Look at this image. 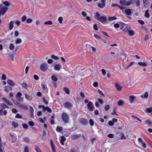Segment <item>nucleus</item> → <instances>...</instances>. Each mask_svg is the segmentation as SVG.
I'll return each instance as SVG.
<instances>
[{"mask_svg": "<svg viewBox=\"0 0 152 152\" xmlns=\"http://www.w3.org/2000/svg\"><path fill=\"white\" fill-rule=\"evenodd\" d=\"M94 17L97 20L102 23H106L107 21V18L105 16H101L99 12H96L94 14Z\"/></svg>", "mask_w": 152, "mask_h": 152, "instance_id": "obj_1", "label": "nucleus"}, {"mask_svg": "<svg viewBox=\"0 0 152 152\" xmlns=\"http://www.w3.org/2000/svg\"><path fill=\"white\" fill-rule=\"evenodd\" d=\"M61 118L64 122L66 124L69 123V117L66 113L63 112L62 113Z\"/></svg>", "mask_w": 152, "mask_h": 152, "instance_id": "obj_2", "label": "nucleus"}, {"mask_svg": "<svg viewBox=\"0 0 152 152\" xmlns=\"http://www.w3.org/2000/svg\"><path fill=\"white\" fill-rule=\"evenodd\" d=\"M8 10V8L6 7H4L2 4H0V16L1 15H3Z\"/></svg>", "mask_w": 152, "mask_h": 152, "instance_id": "obj_3", "label": "nucleus"}, {"mask_svg": "<svg viewBox=\"0 0 152 152\" xmlns=\"http://www.w3.org/2000/svg\"><path fill=\"white\" fill-rule=\"evenodd\" d=\"M49 66L46 63L42 64L40 65V70L43 71H46L48 68Z\"/></svg>", "mask_w": 152, "mask_h": 152, "instance_id": "obj_4", "label": "nucleus"}, {"mask_svg": "<svg viewBox=\"0 0 152 152\" xmlns=\"http://www.w3.org/2000/svg\"><path fill=\"white\" fill-rule=\"evenodd\" d=\"M87 106L88 109L90 111H93L95 108V107L93 103L89 101L88 103L87 104Z\"/></svg>", "mask_w": 152, "mask_h": 152, "instance_id": "obj_5", "label": "nucleus"}, {"mask_svg": "<svg viewBox=\"0 0 152 152\" xmlns=\"http://www.w3.org/2000/svg\"><path fill=\"white\" fill-rule=\"evenodd\" d=\"M22 94L20 92H18L16 95V99L19 101L22 102L23 101V99L21 97Z\"/></svg>", "mask_w": 152, "mask_h": 152, "instance_id": "obj_6", "label": "nucleus"}, {"mask_svg": "<svg viewBox=\"0 0 152 152\" xmlns=\"http://www.w3.org/2000/svg\"><path fill=\"white\" fill-rule=\"evenodd\" d=\"M0 107L1 109L0 110V114L1 115H2V112L3 111V109H4L5 108H8V107L7 106L6 104L4 103H1L0 104Z\"/></svg>", "mask_w": 152, "mask_h": 152, "instance_id": "obj_7", "label": "nucleus"}, {"mask_svg": "<svg viewBox=\"0 0 152 152\" xmlns=\"http://www.w3.org/2000/svg\"><path fill=\"white\" fill-rule=\"evenodd\" d=\"M81 136L80 134H73L71 135V139L72 140H76Z\"/></svg>", "mask_w": 152, "mask_h": 152, "instance_id": "obj_8", "label": "nucleus"}, {"mask_svg": "<svg viewBox=\"0 0 152 152\" xmlns=\"http://www.w3.org/2000/svg\"><path fill=\"white\" fill-rule=\"evenodd\" d=\"M2 99L4 101V102H5L7 104L9 105H12L13 104L6 98L3 97L2 98Z\"/></svg>", "mask_w": 152, "mask_h": 152, "instance_id": "obj_9", "label": "nucleus"}, {"mask_svg": "<svg viewBox=\"0 0 152 152\" xmlns=\"http://www.w3.org/2000/svg\"><path fill=\"white\" fill-rule=\"evenodd\" d=\"M80 123L82 124L86 125L88 124V121L86 119L84 118H81L80 121Z\"/></svg>", "mask_w": 152, "mask_h": 152, "instance_id": "obj_10", "label": "nucleus"}, {"mask_svg": "<svg viewBox=\"0 0 152 152\" xmlns=\"http://www.w3.org/2000/svg\"><path fill=\"white\" fill-rule=\"evenodd\" d=\"M64 107L67 108H71L73 106L72 104L68 102H65L64 104Z\"/></svg>", "mask_w": 152, "mask_h": 152, "instance_id": "obj_11", "label": "nucleus"}, {"mask_svg": "<svg viewBox=\"0 0 152 152\" xmlns=\"http://www.w3.org/2000/svg\"><path fill=\"white\" fill-rule=\"evenodd\" d=\"M66 140V139L63 136H62L61 137V140L60 143L61 145L64 146V142Z\"/></svg>", "mask_w": 152, "mask_h": 152, "instance_id": "obj_12", "label": "nucleus"}, {"mask_svg": "<svg viewBox=\"0 0 152 152\" xmlns=\"http://www.w3.org/2000/svg\"><path fill=\"white\" fill-rule=\"evenodd\" d=\"M61 67V65L59 64H57L54 65V69L56 70L59 71Z\"/></svg>", "mask_w": 152, "mask_h": 152, "instance_id": "obj_13", "label": "nucleus"}, {"mask_svg": "<svg viewBox=\"0 0 152 152\" xmlns=\"http://www.w3.org/2000/svg\"><path fill=\"white\" fill-rule=\"evenodd\" d=\"M7 82L8 84L12 86H14L15 85V83L12 80H8Z\"/></svg>", "mask_w": 152, "mask_h": 152, "instance_id": "obj_14", "label": "nucleus"}, {"mask_svg": "<svg viewBox=\"0 0 152 152\" xmlns=\"http://www.w3.org/2000/svg\"><path fill=\"white\" fill-rule=\"evenodd\" d=\"M145 124L148 125L149 126L151 127H152V121L150 119H148L145 121Z\"/></svg>", "mask_w": 152, "mask_h": 152, "instance_id": "obj_15", "label": "nucleus"}, {"mask_svg": "<svg viewBox=\"0 0 152 152\" xmlns=\"http://www.w3.org/2000/svg\"><path fill=\"white\" fill-rule=\"evenodd\" d=\"M127 55L124 53H123L121 54V59L123 61L125 60L127 58Z\"/></svg>", "mask_w": 152, "mask_h": 152, "instance_id": "obj_16", "label": "nucleus"}, {"mask_svg": "<svg viewBox=\"0 0 152 152\" xmlns=\"http://www.w3.org/2000/svg\"><path fill=\"white\" fill-rule=\"evenodd\" d=\"M148 93L147 91H146L144 94L143 95H141L140 96V97H141L142 99H147L148 96Z\"/></svg>", "mask_w": 152, "mask_h": 152, "instance_id": "obj_17", "label": "nucleus"}, {"mask_svg": "<svg viewBox=\"0 0 152 152\" xmlns=\"http://www.w3.org/2000/svg\"><path fill=\"white\" fill-rule=\"evenodd\" d=\"M46 110L49 113H51L52 112V110L50 108L48 107H45L44 106V107L43 108V112H44Z\"/></svg>", "mask_w": 152, "mask_h": 152, "instance_id": "obj_18", "label": "nucleus"}, {"mask_svg": "<svg viewBox=\"0 0 152 152\" xmlns=\"http://www.w3.org/2000/svg\"><path fill=\"white\" fill-rule=\"evenodd\" d=\"M135 99V97L133 96H129V101L130 103H132L134 101V100Z\"/></svg>", "mask_w": 152, "mask_h": 152, "instance_id": "obj_19", "label": "nucleus"}, {"mask_svg": "<svg viewBox=\"0 0 152 152\" xmlns=\"http://www.w3.org/2000/svg\"><path fill=\"white\" fill-rule=\"evenodd\" d=\"M14 21L13 20L11 21L9 23V29L10 30H11L13 28L14 25Z\"/></svg>", "mask_w": 152, "mask_h": 152, "instance_id": "obj_20", "label": "nucleus"}, {"mask_svg": "<svg viewBox=\"0 0 152 152\" xmlns=\"http://www.w3.org/2000/svg\"><path fill=\"white\" fill-rule=\"evenodd\" d=\"M71 115L72 117L76 118L78 115V113L75 111H73L72 112Z\"/></svg>", "mask_w": 152, "mask_h": 152, "instance_id": "obj_21", "label": "nucleus"}, {"mask_svg": "<svg viewBox=\"0 0 152 152\" xmlns=\"http://www.w3.org/2000/svg\"><path fill=\"white\" fill-rule=\"evenodd\" d=\"M126 0H120V1L121 4L123 6H125L126 5Z\"/></svg>", "mask_w": 152, "mask_h": 152, "instance_id": "obj_22", "label": "nucleus"}, {"mask_svg": "<svg viewBox=\"0 0 152 152\" xmlns=\"http://www.w3.org/2000/svg\"><path fill=\"white\" fill-rule=\"evenodd\" d=\"M125 12L126 15H131L132 12L130 9H126L125 10Z\"/></svg>", "mask_w": 152, "mask_h": 152, "instance_id": "obj_23", "label": "nucleus"}, {"mask_svg": "<svg viewBox=\"0 0 152 152\" xmlns=\"http://www.w3.org/2000/svg\"><path fill=\"white\" fill-rule=\"evenodd\" d=\"M143 4L145 7H147L148 6L149 2L148 1V0H143Z\"/></svg>", "mask_w": 152, "mask_h": 152, "instance_id": "obj_24", "label": "nucleus"}, {"mask_svg": "<svg viewBox=\"0 0 152 152\" xmlns=\"http://www.w3.org/2000/svg\"><path fill=\"white\" fill-rule=\"evenodd\" d=\"M14 104L16 105V106L20 108H21L22 107V105L21 104L20 102L17 101L15 102H14Z\"/></svg>", "mask_w": 152, "mask_h": 152, "instance_id": "obj_25", "label": "nucleus"}, {"mask_svg": "<svg viewBox=\"0 0 152 152\" xmlns=\"http://www.w3.org/2000/svg\"><path fill=\"white\" fill-rule=\"evenodd\" d=\"M56 130L57 132H60L63 130V128L62 127L58 126L56 128Z\"/></svg>", "mask_w": 152, "mask_h": 152, "instance_id": "obj_26", "label": "nucleus"}, {"mask_svg": "<svg viewBox=\"0 0 152 152\" xmlns=\"http://www.w3.org/2000/svg\"><path fill=\"white\" fill-rule=\"evenodd\" d=\"M138 64L140 66H147V64L145 62H139L138 63Z\"/></svg>", "mask_w": 152, "mask_h": 152, "instance_id": "obj_27", "label": "nucleus"}, {"mask_svg": "<svg viewBox=\"0 0 152 152\" xmlns=\"http://www.w3.org/2000/svg\"><path fill=\"white\" fill-rule=\"evenodd\" d=\"M3 3L5 6H6V7H9L10 5V3L9 2L7 1L3 2Z\"/></svg>", "mask_w": 152, "mask_h": 152, "instance_id": "obj_28", "label": "nucleus"}, {"mask_svg": "<svg viewBox=\"0 0 152 152\" xmlns=\"http://www.w3.org/2000/svg\"><path fill=\"white\" fill-rule=\"evenodd\" d=\"M64 90L66 93L67 94H69V90L68 88L64 87Z\"/></svg>", "mask_w": 152, "mask_h": 152, "instance_id": "obj_29", "label": "nucleus"}, {"mask_svg": "<svg viewBox=\"0 0 152 152\" xmlns=\"http://www.w3.org/2000/svg\"><path fill=\"white\" fill-rule=\"evenodd\" d=\"M127 32L128 33L129 35L131 36H132L134 35V31L132 30H129Z\"/></svg>", "mask_w": 152, "mask_h": 152, "instance_id": "obj_30", "label": "nucleus"}, {"mask_svg": "<svg viewBox=\"0 0 152 152\" xmlns=\"http://www.w3.org/2000/svg\"><path fill=\"white\" fill-rule=\"evenodd\" d=\"M51 79L54 81H57L58 80L57 77L54 75H53L51 76Z\"/></svg>", "mask_w": 152, "mask_h": 152, "instance_id": "obj_31", "label": "nucleus"}, {"mask_svg": "<svg viewBox=\"0 0 152 152\" xmlns=\"http://www.w3.org/2000/svg\"><path fill=\"white\" fill-rule=\"evenodd\" d=\"M22 42L21 39L20 38H18L15 41V43L16 44H19Z\"/></svg>", "mask_w": 152, "mask_h": 152, "instance_id": "obj_32", "label": "nucleus"}, {"mask_svg": "<svg viewBox=\"0 0 152 152\" xmlns=\"http://www.w3.org/2000/svg\"><path fill=\"white\" fill-rule=\"evenodd\" d=\"M115 85L117 90L120 91L121 90L122 87H121L118 83H115Z\"/></svg>", "mask_w": 152, "mask_h": 152, "instance_id": "obj_33", "label": "nucleus"}, {"mask_svg": "<svg viewBox=\"0 0 152 152\" xmlns=\"http://www.w3.org/2000/svg\"><path fill=\"white\" fill-rule=\"evenodd\" d=\"M145 16L148 18L149 17V14L148 13V10H147L145 11L144 15Z\"/></svg>", "mask_w": 152, "mask_h": 152, "instance_id": "obj_34", "label": "nucleus"}, {"mask_svg": "<svg viewBox=\"0 0 152 152\" xmlns=\"http://www.w3.org/2000/svg\"><path fill=\"white\" fill-rule=\"evenodd\" d=\"M25 97L26 99L30 101L32 99L31 97L28 94H25Z\"/></svg>", "mask_w": 152, "mask_h": 152, "instance_id": "obj_35", "label": "nucleus"}, {"mask_svg": "<svg viewBox=\"0 0 152 152\" xmlns=\"http://www.w3.org/2000/svg\"><path fill=\"white\" fill-rule=\"evenodd\" d=\"M145 111L148 113H151L152 112V107L147 108L146 109Z\"/></svg>", "mask_w": 152, "mask_h": 152, "instance_id": "obj_36", "label": "nucleus"}, {"mask_svg": "<svg viewBox=\"0 0 152 152\" xmlns=\"http://www.w3.org/2000/svg\"><path fill=\"white\" fill-rule=\"evenodd\" d=\"M51 57L52 59L55 60H58L59 59V58L58 56H56L54 55H52L51 56Z\"/></svg>", "mask_w": 152, "mask_h": 152, "instance_id": "obj_37", "label": "nucleus"}, {"mask_svg": "<svg viewBox=\"0 0 152 152\" xmlns=\"http://www.w3.org/2000/svg\"><path fill=\"white\" fill-rule=\"evenodd\" d=\"M15 46L12 43H11L9 45V49L10 50H13L14 49Z\"/></svg>", "mask_w": 152, "mask_h": 152, "instance_id": "obj_38", "label": "nucleus"}, {"mask_svg": "<svg viewBox=\"0 0 152 152\" xmlns=\"http://www.w3.org/2000/svg\"><path fill=\"white\" fill-rule=\"evenodd\" d=\"M15 118H16L21 119L22 116L19 113H17L15 116Z\"/></svg>", "mask_w": 152, "mask_h": 152, "instance_id": "obj_39", "label": "nucleus"}, {"mask_svg": "<svg viewBox=\"0 0 152 152\" xmlns=\"http://www.w3.org/2000/svg\"><path fill=\"white\" fill-rule=\"evenodd\" d=\"M12 124L15 128H17L18 126V124L17 122H13Z\"/></svg>", "mask_w": 152, "mask_h": 152, "instance_id": "obj_40", "label": "nucleus"}, {"mask_svg": "<svg viewBox=\"0 0 152 152\" xmlns=\"http://www.w3.org/2000/svg\"><path fill=\"white\" fill-rule=\"evenodd\" d=\"M117 18L115 16L109 17L108 19V20L109 21H111L115 20Z\"/></svg>", "mask_w": 152, "mask_h": 152, "instance_id": "obj_41", "label": "nucleus"}, {"mask_svg": "<svg viewBox=\"0 0 152 152\" xmlns=\"http://www.w3.org/2000/svg\"><path fill=\"white\" fill-rule=\"evenodd\" d=\"M130 28L128 26H126L125 28L123 29V31L125 32H127L129 30V29Z\"/></svg>", "mask_w": 152, "mask_h": 152, "instance_id": "obj_42", "label": "nucleus"}, {"mask_svg": "<svg viewBox=\"0 0 152 152\" xmlns=\"http://www.w3.org/2000/svg\"><path fill=\"white\" fill-rule=\"evenodd\" d=\"M44 24L45 25H52L53 24L52 22L50 21L49 20L48 21H46L44 22Z\"/></svg>", "mask_w": 152, "mask_h": 152, "instance_id": "obj_43", "label": "nucleus"}, {"mask_svg": "<svg viewBox=\"0 0 152 152\" xmlns=\"http://www.w3.org/2000/svg\"><path fill=\"white\" fill-rule=\"evenodd\" d=\"M117 104L118 106H121L123 104L124 102L121 100H119Z\"/></svg>", "mask_w": 152, "mask_h": 152, "instance_id": "obj_44", "label": "nucleus"}, {"mask_svg": "<svg viewBox=\"0 0 152 152\" xmlns=\"http://www.w3.org/2000/svg\"><path fill=\"white\" fill-rule=\"evenodd\" d=\"M121 137L120 138L121 140H126V137L124 136V133L123 132L121 133Z\"/></svg>", "mask_w": 152, "mask_h": 152, "instance_id": "obj_45", "label": "nucleus"}, {"mask_svg": "<svg viewBox=\"0 0 152 152\" xmlns=\"http://www.w3.org/2000/svg\"><path fill=\"white\" fill-rule=\"evenodd\" d=\"M23 142H28L29 141V139L27 137H26L23 138Z\"/></svg>", "mask_w": 152, "mask_h": 152, "instance_id": "obj_46", "label": "nucleus"}, {"mask_svg": "<svg viewBox=\"0 0 152 152\" xmlns=\"http://www.w3.org/2000/svg\"><path fill=\"white\" fill-rule=\"evenodd\" d=\"M10 136L11 137L13 138L16 137V135L15 134H13L11 132L10 133Z\"/></svg>", "mask_w": 152, "mask_h": 152, "instance_id": "obj_47", "label": "nucleus"}, {"mask_svg": "<svg viewBox=\"0 0 152 152\" xmlns=\"http://www.w3.org/2000/svg\"><path fill=\"white\" fill-rule=\"evenodd\" d=\"M22 125L23 128L25 129H27L28 128V125L26 124H23Z\"/></svg>", "mask_w": 152, "mask_h": 152, "instance_id": "obj_48", "label": "nucleus"}, {"mask_svg": "<svg viewBox=\"0 0 152 152\" xmlns=\"http://www.w3.org/2000/svg\"><path fill=\"white\" fill-rule=\"evenodd\" d=\"M35 149L37 152H42L38 146H36L35 148Z\"/></svg>", "mask_w": 152, "mask_h": 152, "instance_id": "obj_49", "label": "nucleus"}, {"mask_svg": "<svg viewBox=\"0 0 152 152\" xmlns=\"http://www.w3.org/2000/svg\"><path fill=\"white\" fill-rule=\"evenodd\" d=\"M94 29L96 30L97 31L98 30V28L97 27V25L96 24H95L93 25V26Z\"/></svg>", "mask_w": 152, "mask_h": 152, "instance_id": "obj_50", "label": "nucleus"}, {"mask_svg": "<svg viewBox=\"0 0 152 152\" xmlns=\"http://www.w3.org/2000/svg\"><path fill=\"white\" fill-rule=\"evenodd\" d=\"M98 6L99 8H103L105 7L104 6V4H101L100 3H99L98 4Z\"/></svg>", "mask_w": 152, "mask_h": 152, "instance_id": "obj_51", "label": "nucleus"}, {"mask_svg": "<svg viewBox=\"0 0 152 152\" xmlns=\"http://www.w3.org/2000/svg\"><path fill=\"white\" fill-rule=\"evenodd\" d=\"M26 19V15L23 16L21 18V20L23 22H25Z\"/></svg>", "mask_w": 152, "mask_h": 152, "instance_id": "obj_52", "label": "nucleus"}, {"mask_svg": "<svg viewBox=\"0 0 152 152\" xmlns=\"http://www.w3.org/2000/svg\"><path fill=\"white\" fill-rule=\"evenodd\" d=\"M28 124L30 126H33L34 125V123L32 121H29L28 122Z\"/></svg>", "mask_w": 152, "mask_h": 152, "instance_id": "obj_53", "label": "nucleus"}, {"mask_svg": "<svg viewBox=\"0 0 152 152\" xmlns=\"http://www.w3.org/2000/svg\"><path fill=\"white\" fill-rule=\"evenodd\" d=\"M9 57L12 61H13L14 60V57L13 54L10 55L9 56Z\"/></svg>", "mask_w": 152, "mask_h": 152, "instance_id": "obj_54", "label": "nucleus"}, {"mask_svg": "<svg viewBox=\"0 0 152 152\" xmlns=\"http://www.w3.org/2000/svg\"><path fill=\"white\" fill-rule=\"evenodd\" d=\"M58 20L60 23H62L63 21L62 17H60L59 18H58Z\"/></svg>", "mask_w": 152, "mask_h": 152, "instance_id": "obj_55", "label": "nucleus"}, {"mask_svg": "<svg viewBox=\"0 0 152 152\" xmlns=\"http://www.w3.org/2000/svg\"><path fill=\"white\" fill-rule=\"evenodd\" d=\"M89 123L90 125L92 126L94 125V122L92 119H90L89 121Z\"/></svg>", "mask_w": 152, "mask_h": 152, "instance_id": "obj_56", "label": "nucleus"}, {"mask_svg": "<svg viewBox=\"0 0 152 152\" xmlns=\"http://www.w3.org/2000/svg\"><path fill=\"white\" fill-rule=\"evenodd\" d=\"M22 87L25 88H27V84L25 83H23L22 84Z\"/></svg>", "mask_w": 152, "mask_h": 152, "instance_id": "obj_57", "label": "nucleus"}, {"mask_svg": "<svg viewBox=\"0 0 152 152\" xmlns=\"http://www.w3.org/2000/svg\"><path fill=\"white\" fill-rule=\"evenodd\" d=\"M94 37L97 39H100L101 38L98 35L96 34H95L94 35Z\"/></svg>", "mask_w": 152, "mask_h": 152, "instance_id": "obj_58", "label": "nucleus"}, {"mask_svg": "<svg viewBox=\"0 0 152 152\" xmlns=\"http://www.w3.org/2000/svg\"><path fill=\"white\" fill-rule=\"evenodd\" d=\"M6 79V77L5 75L2 74L1 77V79L2 80H5Z\"/></svg>", "mask_w": 152, "mask_h": 152, "instance_id": "obj_59", "label": "nucleus"}, {"mask_svg": "<svg viewBox=\"0 0 152 152\" xmlns=\"http://www.w3.org/2000/svg\"><path fill=\"white\" fill-rule=\"evenodd\" d=\"M32 22V19L31 18H28L26 20V22L27 23H31Z\"/></svg>", "mask_w": 152, "mask_h": 152, "instance_id": "obj_60", "label": "nucleus"}, {"mask_svg": "<svg viewBox=\"0 0 152 152\" xmlns=\"http://www.w3.org/2000/svg\"><path fill=\"white\" fill-rule=\"evenodd\" d=\"M107 137L110 138H113L114 137V135L112 134H109L107 135Z\"/></svg>", "mask_w": 152, "mask_h": 152, "instance_id": "obj_61", "label": "nucleus"}, {"mask_svg": "<svg viewBox=\"0 0 152 152\" xmlns=\"http://www.w3.org/2000/svg\"><path fill=\"white\" fill-rule=\"evenodd\" d=\"M108 124L109 125H110V126H113L114 125V123H113V122L112 121H109Z\"/></svg>", "mask_w": 152, "mask_h": 152, "instance_id": "obj_62", "label": "nucleus"}, {"mask_svg": "<svg viewBox=\"0 0 152 152\" xmlns=\"http://www.w3.org/2000/svg\"><path fill=\"white\" fill-rule=\"evenodd\" d=\"M114 27L115 28H118L119 27H120V25L118 23H115V24H114Z\"/></svg>", "mask_w": 152, "mask_h": 152, "instance_id": "obj_63", "label": "nucleus"}, {"mask_svg": "<svg viewBox=\"0 0 152 152\" xmlns=\"http://www.w3.org/2000/svg\"><path fill=\"white\" fill-rule=\"evenodd\" d=\"M24 152H28V146H25L24 148Z\"/></svg>", "mask_w": 152, "mask_h": 152, "instance_id": "obj_64", "label": "nucleus"}]
</instances>
